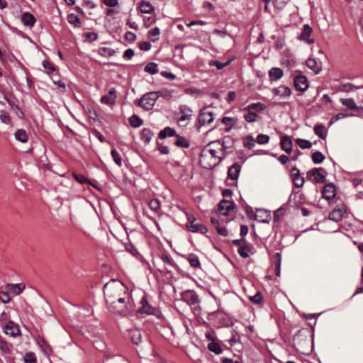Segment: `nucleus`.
<instances>
[{"instance_id":"obj_1","label":"nucleus","mask_w":363,"mask_h":363,"mask_svg":"<svg viewBox=\"0 0 363 363\" xmlns=\"http://www.w3.org/2000/svg\"><path fill=\"white\" fill-rule=\"evenodd\" d=\"M126 291L125 286L120 281L113 279L106 283L104 286V294L106 304H112L114 303V300L118 299L120 296L128 294Z\"/></svg>"},{"instance_id":"obj_2","label":"nucleus","mask_w":363,"mask_h":363,"mask_svg":"<svg viewBox=\"0 0 363 363\" xmlns=\"http://www.w3.org/2000/svg\"><path fill=\"white\" fill-rule=\"evenodd\" d=\"M106 305L111 313L126 315L130 310V298L128 294H125L114 300L113 303Z\"/></svg>"},{"instance_id":"obj_3","label":"nucleus","mask_w":363,"mask_h":363,"mask_svg":"<svg viewBox=\"0 0 363 363\" xmlns=\"http://www.w3.org/2000/svg\"><path fill=\"white\" fill-rule=\"evenodd\" d=\"M208 152L210 153L212 158H214L216 162L213 164H209V168L214 167L217 164L224 156V149L226 147L224 145V142L220 143V141L211 142L208 145Z\"/></svg>"},{"instance_id":"obj_4","label":"nucleus","mask_w":363,"mask_h":363,"mask_svg":"<svg viewBox=\"0 0 363 363\" xmlns=\"http://www.w3.org/2000/svg\"><path fill=\"white\" fill-rule=\"evenodd\" d=\"M293 342L299 352L305 354L310 350L311 340L308 335H304L301 331L294 336Z\"/></svg>"},{"instance_id":"obj_5","label":"nucleus","mask_w":363,"mask_h":363,"mask_svg":"<svg viewBox=\"0 0 363 363\" xmlns=\"http://www.w3.org/2000/svg\"><path fill=\"white\" fill-rule=\"evenodd\" d=\"M159 98L157 92L150 91L145 94L138 101V106L146 111H150L154 107L157 99Z\"/></svg>"},{"instance_id":"obj_6","label":"nucleus","mask_w":363,"mask_h":363,"mask_svg":"<svg viewBox=\"0 0 363 363\" xmlns=\"http://www.w3.org/2000/svg\"><path fill=\"white\" fill-rule=\"evenodd\" d=\"M194 345V346L189 351V357L195 363H201L202 362L203 343L202 340H199L198 337H195Z\"/></svg>"},{"instance_id":"obj_7","label":"nucleus","mask_w":363,"mask_h":363,"mask_svg":"<svg viewBox=\"0 0 363 363\" xmlns=\"http://www.w3.org/2000/svg\"><path fill=\"white\" fill-rule=\"evenodd\" d=\"M325 173L323 167L313 168L308 172V177H313L316 183H324L326 181Z\"/></svg>"},{"instance_id":"obj_8","label":"nucleus","mask_w":363,"mask_h":363,"mask_svg":"<svg viewBox=\"0 0 363 363\" xmlns=\"http://www.w3.org/2000/svg\"><path fill=\"white\" fill-rule=\"evenodd\" d=\"M206 338L211 340L208 345V349L216 354H220L223 352L221 345L218 340H216L211 335L206 333Z\"/></svg>"},{"instance_id":"obj_9","label":"nucleus","mask_w":363,"mask_h":363,"mask_svg":"<svg viewBox=\"0 0 363 363\" xmlns=\"http://www.w3.org/2000/svg\"><path fill=\"white\" fill-rule=\"evenodd\" d=\"M346 212V207L344 205L336 206L329 214V218L333 221L339 222L342 219Z\"/></svg>"},{"instance_id":"obj_10","label":"nucleus","mask_w":363,"mask_h":363,"mask_svg":"<svg viewBox=\"0 0 363 363\" xmlns=\"http://www.w3.org/2000/svg\"><path fill=\"white\" fill-rule=\"evenodd\" d=\"M4 332L7 335L15 337L21 335L19 326L13 321H9L4 327Z\"/></svg>"},{"instance_id":"obj_11","label":"nucleus","mask_w":363,"mask_h":363,"mask_svg":"<svg viewBox=\"0 0 363 363\" xmlns=\"http://www.w3.org/2000/svg\"><path fill=\"white\" fill-rule=\"evenodd\" d=\"M25 285L21 283L8 284L5 286V289L7 290L10 295L16 296L21 294L25 289Z\"/></svg>"},{"instance_id":"obj_12","label":"nucleus","mask_w":363,"mask_h":363,"mask_svg":"<svg viewBox=\"0 0 363 363\" xmlns=\"http://www.w3.org/2000/svg\"><path fill=\"white\" fill-rule=\"evenodd\" d=\"M117 96L116 89L115 88H111L107 94L101 96V102L106 105H113L115 104Z\"/></svg>"},{"instance_id":"obj_13","label":"nucleus","mask_w":363,"mask_h":363,"mask_svg":"<svg viewBox=\"0 0 363 363\" xmlns=\"http://www.w3.org/2000/svg\"><path fill=\"white\" fill-rule=\"evenodd\" d=\"M322 195L326 200L333 199L336 195V188L332 183L326 184L322 190Z\"/></svg>"},{"instance_id":"obj_14","label":"nucleus","mask_w":363,"mask_h":363,"mask_svg":"<svg viewBox=\"0 0 363 363\" xmlns=\"http://www.w3.org/2000/svg\"><path fill=\"white\" fill-rule=\"evenodd\" d=\"M294 86L297 90L306 91L308 87V79L303 75H298L294 79Z\"/></svg>"},{"instance_id":"obj_15","label":"nucleus","mask_w":363,"mask_h":363,"mask_svg":"<svg viewBox=\"0 0 363 363\" xmlns=\"http://www.w3.org/2000/svg\"><path fill=\"white\" fill-rule=\"evenodd\" d=\"M311 33V27H310V26L308 24H305L303 27L302 32L299 35V39L306 42L308 44H313L314 43V40L310 38Z\"/></svg>"},{"instance_id":"obj_16","label":"nucleus","mask_w":363,"mask_h":363,"mask_svg":"<svg viewBox=\"0 0 363 363\" xmlns=\"http://www.w3.org/2000/svg\"><path fill=\"white\" fill-rule=\"evenodd\" d=\"M188 229L193 233H202L203 225L199 223H196V218L194 216L188 217V223H186Z\"/></svg>"},{"instance_id":"obj_17","label":"nucleus","mask_w":363,"mask_h":363,"mask_svg":"<svg viewBox=\"0 0 363 363\" xmlns=\"http://www.w3.org/2000/svg\"><path fill=\"white\" fill-rule=\"evenodd\" d=\"M234 207L235 203L229 200H222L218 204V210L223 215L233 210Z\"/></svg>"},{"instance_id":"obj_18","label":"nucleus","mask_w":363,"mask_h":363,"mask_svg":"<svg viewBox=\"0 0 363 363\" xmlns=\"http://www.w3.org/2000/svg\"><path fill=\"white\" fill-rule=\"evenodd\" d=\"M241 167L238 163H234L231 165L228 171V176L230 179L235 180L238 178Z\"/></svg>"},{"instance_id":"obj_19","label":"nucleus","mask_w":363,"mask_h":363,"mask_svg":"<svg viewBox=\"0 0 363 363\" xmlns=\"http://www.w3.org/2000/svg\"><path fill=\"white\" fill-rule=\"evenodd\" d=\"M281 148L285 151L286 153L289 154L292 150V141L291 138L287 136L284 135L281 137Z\"/></svg>"},{"instance_id":"obj_20","label":"nucleus","mask_w":363,"mask_h":363,"mask_svg":"<svg viewBox=\"0 0 363 363\" xmlns=\"http://www.w3.org/2000/svg\"><path fill=\"white\" fill-rule=\"evenodd\" d=\"M21 21L24 26L32 28L34 26L36 20L33 14L28 12H25L22 15Z\"/></svg>"},{"instance_id":"obj_21","label":"nucleus","mask_w":363,"mask_h":363,"mask_svg":"<svg viewBox=\"0 0 363 363\" xmlns=\"http://www.w3.org/2000/svg\"><path fill=\"white\" fill-rule=\"evenodd\" d=\"M140 303L142 305L141 308H140V312L142 313H146L148 315L153 314L155 312V308L150 306L148 303V301L146 298L143 297L142 298L140 301Z\"/></svg>"},{"instance_id":"obj_22","label":"nucleus","mask_w":363,"mask_h":363,"mask_svg":"<svg viewBox=\"0 0 363 363\" xmlns=\"http://www.w3.org/2000/svg\"><path fill=\"white\" fill-rule=\"evenodd\" d=\"M182 116L179 118L178 121L179 123L184 122L188 120L191 116V110L186 105H182L179 108Z\"/></svg>"},{"instance_id":"obj_23","label":"nucleus","mask_w":363,"mask_h":363,"mask_svg":"<svg viewBox=\"0 0 363 363\" xmlns=\"http://www.w3.org/2000/svg\"><path fill=\"white\" fill-rule=\"evenodd\" d=\"M307 67L314 71L315 74H318L321 70L320 63L318 62L314 58H308L306 60Z\"/></svg>"},{"instance_id":"obj_24","label":"nucleus","mask_w":363,"mask_h":363,"mask_svg":"<svg viewBox=\"0 0 363 363\" xmlns=\"http://www.w3.org/2000/svg\"><path fill=\"white\" fill-rule=\"evenodd\" d=\"M153 135V132L149 128H143L140 132V139L146 144L151 141Z\"/></svg>"},{"instance_id":"obj_25","label":"nucleus","mask_w":363,"mask_h":363,"mask_svg":"<svg viewBox=\"0 0 363 363\" xmlns=\"http://www.w3.org/2000/svg\"><path fill=\"white\" fill-rule=\"evenodd\" d=\"M14 136L16 140L23 143L28 140V135L24 129H18L15 132Z\"/></svg>"},{"instance_id":"obj_26","label":"nucleus","mask_w":363,"mask_h":363,"mask_svg":"<svg viewBox=\"0 0 363 363\" xmlns=\"http://www.w3.org/2000/svg\"><path fill=\"white\" fill-rule=\"evenodd\" d=\"M269 77L271 80H278L283 77V71L280 68L273 67L269 71Z\"/></svg>"},{"instance_id":"obj_27","label":"nucleus","mask_w":363,"mask_h":363,"mask_svg":"<svg viewBox=\"0 0 363 363\" xmlns=\"http://www.w3.org/2000/svg\"><path fill=\"white\" fill-rule=\"evenodd\" d=\"M129 335L133 344L138 345L141 342L142 335L139 330H130Z\"/></svg>"},{"instance_id":"obj_28","label":"nucleus","mask_w":363,"mask_h":363,"mask_svg":"<svg viewBox=\"0 0 363 363\" xmlns=\"http://www.w3.org/2000/svg\"><path fill=\"white\" fill-rule=\"evenodd\" d=\"M97 53L102 57H110L115 55L116 51L111 48L101 47L97 50Z\"/></svg>"},{"instance_id":"obj_29","label":"nucleus","mask_w":363,"mask_h":363,"mask_svg":"<svg viewBox=\"0 0 363 363\" xmlns=\"http://www.w3.org/2000/svg\"><path fill=\"white\" fill-rule=\"evenodd\" d=\"M265 106L262 103H254L248 105L244 108V111H248L252 112L261 111L265 109Z\"/></svg>"},{"instance_id":"obj_30","label":"nucleus","mask_w":363,"mask_h":363,"mask_svg":"<svg viewBox=\"0 0 363 363\" xmlns=\"http://www.w3.org/2000/svg\"><path fill=\"white\" fill-rule=\"evenodd\" d=\"M274 93L281 97H286L291 95V91L289 87L286 86H280L274 90Z\"/></svg>"},{"instance_id":"obj_31","label":"nucleus","mask_w":363,"mask_h":363,"mask_svg":"<svg viewBox=\"0 0 363 363\" xmlns=\"http://www.w3.org/2000/svg\"><path fill=\"white\" fill-rule=\"evenodd\" d=\"M140 9L142 13H151L154 11L153 6L148 1H143L140 4Z\"/></svg>"},{"instance_id":"obj_32","label":"nucleus","mask_w":363,"mask_h":363,"mask_svg":"<svg viewBox=\"0 0 363 363\" xmlns=\"http://www.w3.org/2000/svg\"><path fill=\"white\" fill-rule=\"evenodd\" d=\"M175 130L173 128L170 127H166L160 132L158 138L160 139H164L167 137L175 135Z\"/></svg>"},{"instance_id":"obj_33","label":"nucleus","mask_w":363,"mask_h":363,"mask_svg":"<svg viewBox=\"0 0 363 363\" xmlns=\"http://www.w3.org/2000/svg\"><path fill=\"white\" fill-rule=\"evenodd\" d=\"M230 63V61L228 60L225 62H220L218 60H210L208 64L210 67H216L217 70L222 69L223 67L228 66Z\"/></svg>"},{"instance_id":"obj_34","label":"nucleus","mask_w":363,"mask_h":363,"mask_svg":"<svg viewBox=\"0 0 363 363\" xmlns=\"http://www.w3.org/2000/svg\"><path fill=\"white\" fill-rule=\"evenodd\" d=\"M250 250V248L248 245V244L246 242H244V244H242L238 250V254L240 255V257L243 258H247L249 257L248 252Z\"/></svg>"},{"instance_id":"obj_35","label":"nucleus","mask_w":363,"mask_h":363,"mask_svg":"<svg viewBox=\"0 0 363 363\" xmlns=\"http://www.w3.org/2000/svg\"><path fill=\"white\" fill-rule=\"evenodd\" d=\"M160 34V28L157 27H155L148 31L147 36L152 42H155L159 39Z\"/></svg>"},{"instance_id":"obj_36","label":"nucleus","mask_w":363,"mask_h":363,"mask_svg":"<svg viewBox=\"0 0 363 363\" xmlns=\"http://www.w3.org/2000/svg\"><path fill=\"white\" fill-rule=\"evenodd\" d=\"M314 132L321 139H325L326 138L327 132L323 125H315L314 127Z\"/></svg>"},{"instance_id":"obj_37","label":"nucleus","mask_w":363,"mask_h":363,"mask_svg":"<svg viewBox=\"0 0 363 363\" xmlns=\"http://www.w3.org/2000/svg\"><path fill=\"white\" fill-rule=\"evenodd\" d=\"M188 262L192 267H199L201 264L199 259L197 255L194 254H190L187 257Z\"/></svg>"},{"instance_id":"obj_38","label":"nucleus","mask_w":363,"mask_h":363,"mask_svg":"<svg viewBox=\"0 0 363 363\" xmlns=\"http://www.w3.org/2000/svg\"><path fill=\"white\" fill-rule=\"evenodd\" d=\"M67 21L70 24L74 25L75 27L80 26V23H81L80 18L79 17V16H77L74 13L68 14Z\"/></svg>"},{"instance_id":"obj_39","label":"nucleus","mask_w":363,"mask_h":363,"mask_svg":"<svg viewBox=\"0 0 363 363\" xmlns=\"http://www.w3.org/2000/svg\"><path fill=\"white\" fill-rule=\"evenodd\" d=\"M274 262L275 264V273L277 276H279L280 274V265L281 261V255L279 252H276L274 255Z\"/></svg>"},{"instance_id":"obj_40","label":"nucleus","mask_w":363,"mask_h":363,"mask_svg":"<svg viewBox=\"0 0 363 363\" xmlns=\"http://www.w3.org/2000/svg\"><path fill=\"white\" fill-rule=\"evenodd\" d=\"M37 343L42 348L45 354H49L51 352L50 347L47 344L44 339L39 337L37 340Z\"/></svg>"},{"instance_id":"obj_41","label":"nucleus","mask_w":363,"mask_h":363,"mask_svg":"<svg viewBox=\"0 0 363 363\" xmlns=\"http://www.w3.org/2000/svg\"><path fill=\"white\" fill-rule=\"evenodd\" d=\"M144 70L151 74H155L158 72L157 65L155 62H149L145 67Z\"/></svg>"},{"instance_id":"obj_42","label":"nucleus","mask_w":363,"mask_h":363,"mask_svg":"<svg viewBox=\"0 0 363 363\" xmlns=\"http://www.w3.org/2000/svg\"><path fill=\"white\" fill-rule=\"evenodd\" d=\"M341 102L342 105L347 106L349 109L357 110V106L352 99H342Z\"/></svg>"},{"instance_id":"obj_43","label":"nucleus","mask_w":363,"mask_h":363,"mask_svg":"<svg viewBox=\"0 0 363 363\" xmlns=\"http://www.w3.org/2000/svg\"><path fill=\"white\" fill-rule=\"evenodd\" d=\"M129 123L133 128H138L143 124V120L136 115L132 116L129 118Z\"/></svg>"},{"instance_id":"obj_44","label":"nucleus","mask_w":363,"mask_h":363,"mask_svg":"<svg viewBox=\"0 0 363 363\" xmlns=\"http://www.w3.org/2000/svg\"><path fill=\"white\" fill-rule=\"evenodd\" d=\"M243 145L245 147L250 150L252 149L255 145V140L251 135H247L243 140Z\"/></svg>"},{"instance_id":"obj_45","label":"nucleus","mask_w":363,"mask_h":363,"mask_svg":"<svg viewBox=\"0 0 363 363\" xmlns=\"http://www.w3.org/2000/svg\"><path fill=\"white\" fill-rule=\"evenodd\" d=\"M150 208L155 213H158L160 209V202L157 199H151L149 202Z\"/></svg>"},{"instance_id":"obj_46","label":"nucleus","mask_w":363,"mask_h":363,"mask_svg":"<svg viewBox=\"0 0 363 363\" xmlns=\"http://www.w3.org/2000/svg\"><path fill=\"white\" fill-rule=\"evenodd\" d=\"M295 141L296 144L302 149L311 148L312 146V143L309 140L305 139L297 138Z\"/></svg>"},{"instance_id":"obj_47","label":"nucleus","mask_w":363,"mask_h":363,"mask_svg":"<svg viewBox=\"0 0 363 363\" xmlns=\"http://www.w3.org/2000/svg\"><path fill=\"white\" fill-rule=\"evenodd\" d=\"M236 121L237 120L235 118H230V117H223L221 119V122L223 124H225L226 125H229V128H228L226 129V131H229L233 128V126L235 124Z\"/></svg>"},{"instance_id":"obj_48","label":"nucleus","mask_w":363,"mask_h":363,"mask_svg":"<svg viewBox=\"0 0 363 363\" xmlns=\"http://www.w3.org/2000/svg\"><path fill=\"white\" fill-rule=\"evenodd\" d=\"M177 140L175 141V145L177 146L185 148L189 146V143L185 138L179 135H177Z\"/></svg>"},{"instance_id":"obj_49","label":"nucleus","mask_w":363,"mask_h":363,"mask_svg":"<svg viewBox=\"0 0 363 363\" xmlns=\"http://www.w3.org/2000/svg\"><path fill=\"white\" fill-rule=\"evenodd\" d=\"M325 160V156L319 151H316L312 155V160L315 164H320Z\"/></svg>"},{"instance_id":"obj_50","label":"nucleus","mask_w":363,"mask_h":363,"mask_svg":"<svg viewBox=\"0 0 363 363\" xmlns=\"http://www.w3.org/2000/svg\"><path fill=\"white\" fill-rule=\"evenodd\" d=\"M42 65L46 71V73L50 74L55 71V67L48 60H43Z\"/></svg>"},{"instance_id":"obj_51","label":"nucleus","mask_w":363,"mask_h":363,"mask_svg":"<svg viewBox=\"0 0 363 363\" xmlns=\"http://www.w3.org/2000/svg\"><path fill=\"white\" fill-rule=\"evenodd\" d=\"M11 300L10 294L5 289V291H0V301L4 303H8Z\"/></svg>"},{"instance_id":"obj_52","label":"nucleus","mask_w":363,"mask_h":363,"mask_svg":"<svg viewBox=\"0 0 363 363\" xmlns=\"http://www.w3.org/2000/svg\"><path fill=\"white\" fill-rule=\"evenodd\" d=\"M111 154V156H112L115 163L118 166H121L122 160H121L120 154L116 151V150L112 149Z\"/></svg>"},{"instance_id":"obj_53","label":"nucleus","mask_w":363,"mask_h":363,"mask_svg":"<svg viewBox=\"0 0 363 363\" xmlns=\"http://www.w3.org/2000/svg\"><path fill=\"white\" fill-rule=\"evenodd\" d=\"M250 301L255 304H261L263 302V298L260 292H257L254 296L250 297Z\"/></svg>"},{"instance_id":"obj_54","label":"nucleus","mask_w":363,"mask_h":363,"mask_svg":"<svg viewBox=\"0 0 363 363\" xmlns=\"http://www.w3.org/2000/svg\"><path fill=\"white\" fill-rule=\"evenodd\" d=\"M0 121L5 124L10 123L11 118L6 111L2 110L0 111Z\"/></svg>"},{"instance_id":"obj_55","label":"nucleus","mask_w":363,"mask_h":363,"mask_svg":"<svg viewBox=\"0 0 363 363\" xmlns=\"http://www.w3.org/2000/svg\"><path fill=\"white\" fill-rule=\"evenodd\" d=\"M269 141V136L264 134H259L256 142L260 145L267 144Z\"/></svg>"},{"instance_id":"obj_56","label":"nucleus","mask_w":363,"mask_h":363,"mask_svg":"<svg viewBox=\"0 0 363 363\" xmlns=\"http://www.w3.org/2000/svg\"><path fill=\"white\" fill-rule=\"evenodd\" d=\"M0 349L4 353H9L10 352V347L7 342L0 337Z\"/></svg>"},{"instance_id":"obj_57","label":"nucleus","mask_w":363,"mask_h":363,"mask_svg":"<svg viewBox=\"0 0 363 363\" xmlns=\"http://www.w3.org/2000/svg\"><path fill=\"white\" fill-rule=\"evenodd\" d=\"M73 177L76 179V181L78 182L80 184H85V183L91 184L89 180L85 176H84L82 174H79L74 173L73 174Z\"/></svg>"},{"instance_id":"obj_58","label":"nucleus","mask_w":363,"mask_h":363,"mask_svg":"<svg viewBox=\"0 0 363 363\" xmlns=\"http://www.w3.org/2000/svg\"><path fill=\"white\" fill-rule=\"evenodd\" d=\"M37 361L35 354L33 352H28L24 357L25 363H35Z\"/></svg>"},{"instance_id":"obj_59","label":"nucleus","mask_w":363,"mask_h":363,"mask_svg":"<svg viewBox=\"0 0 363 363\" xmlns=\"http://www.w3.org/2000/svg\"><path fill=\"white\" fill-rule=\"evenodd\" d=\"M184 92L186 94H189L191 96H194L196 97L202 95V92L200 90H199L197 89H194V88L186 89Z\"/></svg>"},{"instance_id":"obj_60","label":"nucleus","mask_w":363,"mask_h":363,"mask_svg":"<svg viewBox=\"0 0 363 363\" xmlns=\"http://www.w3.org/2000/svg\"><path fill=\"white\" fill-rule=\"evenodd\" d=\"M257 117L258 115L255 112L249 111V113L245 116V119L248 123H252L256 121Z\"/></svg>"},{"instance_id":"obj_61","label":"nucleus","mask_w":363,"mask_h":363,"mask_svg":"<svg viewBox=\"0 0 363 363\" xmlns=\"http://www.w3.org/2000/svg\"><path fill=\"white\" fill-rule=\"evenodd\" d=\"M84 38L89 42H94L97 40L98 35L94 32H87L84 33Z\"/></svg>"},{"instance_id":"obj_62","label":"nucleus","mask_w":363,"mask_h":363,"mask_svg":"<svg viewBox=\"0 0 363 363\" xmlns=\"http://www.w3.org/2000/svg\"><path fill=\"white\" fill-rule=\"evenodd\" d=\"M192 311L194 312V315L199 319V320H201V321H203L201 308L199 306H196L192 308Z\"/></svg>"},{"instance_id":"obj_63","label":"nucleus","mask_w":363,"mask_h":363,"mask_svg":"<svg viewBox=\"0 0 363 363\" xmlns=\"http://www.w3.org/2000/svg\"><path fill=\"white\" fill-rule=\"evenodd\" d=\"M199 189L194 188L192 190V197L196 203H200L202 201L203 196L198 194Z\"/></svg>"},{"instance_id":"obj_64","label":"nucleus","mask_w":363,"mask_h":363,"mask_svg":"<svg viewBox=\"0 0 363 363\" xmlns=\"http://www.w3.org/2000/svg\"><path fill=\"white\" fill-rule=\"evenodd\" d=\"M125 249L128 252H129L131 255H133L135 257L139 255L137 249L132 244L126 245Z\"/></svg>"}]
</instances>
